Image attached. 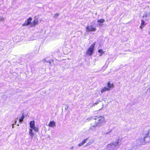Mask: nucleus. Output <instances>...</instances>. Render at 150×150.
Instances as JSON below:
<instances>
[{
	"label": "nucleus",
	"instance_id": "obj_19",
	"mask_svg": "<svg viewBox=\"0 0 150 150\" xmlns=\"http://www.w3.org/2000/svg\"><path fill=\"white\" fill-rule=\"evenodd\" d=\"M92 117H90V118L87 119V120L88 121H89L90 120H92Z\"/></svg>",
	"mask_w": 150,
	"mask_h": 150
},
{
	"label": "nucleus",
	"instance_id": "obj_26",
	"mask_svg": "<svg viewBox=\"0 0 150 150\" xmlns=\"http://www.w3.org/2000/svg\"><path fill=\"white\" fill-rule=\"evenodd\" d=\"M149 33H150V31L149 32Z\"/></svg>",
	"mask_w": 150,
	"mask_h": 150
},
{
	"label": "nucleus",
	"instance_id": "obj_16",
	"mask_svg": "<svg viewBox=\"0 0 150 150\" xmlns=\"http://www.w3.org/2000/svg\"><path fill=\"white\" fill-rule=\"evenodd\" d=\"M105 21V20L104 19H99L98 20V22L100 23H103Z\"/></svg>",
	"mask_w": 150,
	"mask_h": 150
},
{
	"label": "nucleus",
	"instance_id": "obj_5",
	"mask_svg": "<svg viewBox=\"0 0 150 150\" xmlns=\"http://www.w3.org/2000/svg\"><path fill=\"white\" fill-rule=\"evenodd\" d=\"M29 125L30 129L33 130L35 132H38V128L36 127L35 122L34 120L30 121Z\"/></svg>",
	"mask_w": 150,
	"mask_h": 150
},
{
	"label": "nucleus",
	"instance_id": "obj_6",
	"mask_svg": "<svg viewBox=\"0 0 150 150\" xmlns=\"http://www.w3.org/2000/svg\"><path fill=\"white\" fill-rule=\"evenodd\" d=\"M86 30L87 32H95L96 30V28L93 25L91 24L86 26Z\"/></svg>",
	"mask_w": 150,
	"mask_h": 150
},
{
	"label": "nucleus",
	"instance_id": "obj_11",
	"mask_svg": "<svg viewBox=\"0 0 150 150\" xmlns=\"http://www.w3.org/2000/svg\"><path fill=\"white\" fill-rule=\"evenodd\" d=\"M146 25V24L145 22L144 21V20L142 19L141 21V25L139 27L141 29H142L143 28H144L145 26Z\"/></svg>",
	"mask_w": 150,
	"mask_h": 150
},
{
	"label": "nucleus",
	"instance_id": "obj_9",
	"mask_svg": "<svg viewBox=\"0 0 150 150\" xmlns=\"http://www.w3.org/2000/svg\"><path fill=\"white\" fill-rule=\"evenodd\" d=\"M48 126L51 127H55L56 126V122L53 120L51 121L49 123Z\"/></svg>",
	"mask_w": 150,
	"mask_h": 150
},
{
	"label": "nucleus",
	"instance_id": "obj_3",
	"mask_svg": "<svg viewBox=\"0 0 150 150\" xmlns=\"http://www.w3.org/2000/svg\"><path fill=\"white\" fill-rule=\"evenodd\" d=\"M120 139H118L116 142L108 144L106 149L108 150H116L117 149V146L120 145Z\"/></svg>",
	"mask_w": 150,
	"mask_h": 150
},
{
	"label": "nucleus",
	"instance_id": "obj_25",
	"mask_svg": "<svg viewBox=\"0 0 150 150\" xmlns=\"http://www.w3.org/2000/svg\"><path fill=\"white\" fill-rule=\"evenodd\" d=\"M88 145H90V144L89 143H88Z\"/></svg>",
	"mask_w": 150,
	"mask_h": 150
},
{
	"label": "nucleus",
	"instance_id": "obj_21",
	"mask_svg": "<svg viewBox=\"0 0 150 150\" xmlns=\"http://www.w3.org/2000/svg\"><path fill=\"white\" fill-rule=\"evenodd\" d=\"M16 122L17 121H16L15 122V123L14 124H13V125H12V128H13L14 127V125H15L16 124Z\"/></svg>",
	"mask_w": 150,
	"mask_h": 150
},
{
	"label": "nucleus",
	"instance_id": "obj_7",
	"mask_svg": "<svg viewBox=\"0 0 150 150\" xmlns=\"http://www.w3.org/2000/svg\"><path fill=\"white\" fill-rule=\"evenodd\" d=\"M32 20V18L31 17H29L27 20L25 21L24 23L22 25L23 26H25L30 24Z\"/></svg>",
	"mask_w": 150,
	"mask_h": 150
},
{
	"label": "nucleus",
	"instance_id": "obj_1",
	"mask_svg": "<svg viewBox=\"0 0 150 150\" xmlns=\"http://www.w3.org/2000/svg\"><path fill=\"white\" fill-rule=\"evenodd\" d=\"M95 118L93 120V121L95 123L91 124V127H90L89 131L90 132L93 129L94 131L95 130L96 127H100L105 123L106 120L105 117L104 115H98L95 117Z\"/></svg>",
	"mask_w": 150,
	"mask_h": 150
},
{
	"label": "nucleus",
	"instance_id": "obj_22",
	"mask_svg": "<svg viewBox=\"0 0 150 150\" xmlns=\"http://www.w3.org/2000/svg\"><path fill=\"white\" fill-rule=\"evenodd\" d=\"M148 90H149V92H150V86L148 88Z\"/></svg>",
	"mask_w": 150,
	"mask_h": 150
},
{
	"label": "nucleus",
	"instance_id": "obj_23",
	"mask_svg": "<svg viewBox=\"0 0 150 150\" xmlns=\"http://www.w3.org/2000/svg\"><path fill=\"white\" fill-rule=\"evenodd\" d=\"M146 14H144V16H143V17H144L145 16L146 17Z\"/></svg>",
	"mask_w": 150,
	"mask_h": 150
},
{
	"label": "nucleus",
	"instance_id": "obj_12",
	"mask_svg": "<svg viewBox=\"0 0 150 150\" xmlns=\"http://www.w3.org/2000/svg\"><path fill=\"white\" fill-rule=\"evenodd\" d=\"M107 91H109V89L107 88V87L105 86L103 88H101L100 89V91L101 93H103V92Z\"/></svg>",
	"mask_w": 150,
	"mask_h": 150
},
{
	"label": "nucleus",
	"instance_id": "obj_17",
	"mask_svg": "<svg viewBox=\"0 0 150 150\" xmlns=\"http://www.w3.org/2000/svg\"><path fill=\"white\" fill-rule=\"evenodd\" d=\"M24 117L23 115H22L21 117L19 119V122H21L23 120L24 118Z\"/></svg>",
	"mask_w": 150,
	"mask_h": 150
},
{
	"label": "nucleus",
	"instance_id": "obj_2",
	"mask_svg": "<svg viewBox=\"0 0 150 150\" xmlns=\"http://www.w3.org/2000/svg\"><path fill=\"white\" fill-rule=\"evenodd\" d=\"M138 141L142 145H145L150 141V133L149 131L145 134L144 137L143 138H140Z\"/></svg>",
	"mask_w": 150,
	"mask_h": 150
},
{
	"label": "nucleus",
	"instance_id": "obj_24",
	"mask_svg": "<svg viewBox=\"0 0 150 150\" xmlns=\"http://www.w3.org/2000/svg\"><path fill=\"white\" fill-rule=\"evenodd\" d=\"M73 148H74V147H73V146L71 147V148H71V149H73Z\"/></svg>",
	"mask_w": 150,
	"mask_h": 150
},
{
	"label": "nucleus",
	"instance_id": "obj_10",
	"mask_svg": "<svg viewBox=\"0 0 150 150\" xmlns=\"http://www.w3.org/2000/svg\"><path fill=\"white\" fill-rule=\"evenodd\" d=\"M38 18H35L34 19L33 23L31 24V26H35L38 23Z\"/></svg>",
	"mask_w": 150,
	"mask_h": 150
},
{
	"label": "nucleus",
	"instance_id": "obj_14",
	"mask_svg": "<svg viewBox=\"0 0 150 150\" xmlns=\"http://www.w3.org/2000/svg\"><path fill=\"white\" fill-rule=\"evenodd\" d=\"M33 130H32L31 129H29V133L30 136L32 137H33L34 135V133L33 132Z\"/></svg>",
	"mask_w": 150,
	"mask_h": 150
},
{
	"label": "nucleus",
	"instance_id": "obj_13",
	"mask_svg": "<svg viewBox=\"0 0 150 150\" xmlns=\"http://www.w3.org/2000/svg\"><path fill=\"white\" fill-rule=\"evenodd\" d=\"M88 139V138L84 139L81 143L79 144H78V146L79 147H80L83 145L87 141Z\"/></svg>",
	"mask_w": 150,
	"mask_h": 150
},
{
	"label": "nucleus",
	"instance_id": "obj_18",
	"mask_svg": "<svg viewBox=\"0 0 150 150\" xmlns=\"http://www.w3.org/2000/svg\"><path fill=\"white\" fill-rule=\"evenodd\" d=\"M100 102V101H98L96 102L95 103H94V104H93V105L95 106V105H97Z\"/></svg>",
	"mask_w": 150,
	"mask_h": 150
},
{
	"label": "nucleus",
	"instance_id": "obj_15",
	"mask_svg": "<svg viewBox=\"0 0 150 150\" xmlns=\"http://www.w3.org/2000/svg\"><path fill=\"white\" fill-rule=\"evenodd\" d=\"M98 52L100 54L99 55L100 56H102V55L104 54V52L102 49H100L98 50Z\"/></svg>",
	"mask_w": 150,
	"mask_h": 150
},
{
	"label": "nucleus",
	"instance_id": "obj_8",
	"mask_svg": "<svg viewBox=\"0 0 150 150\" xmlns=\"http://www.w3.org/2000/svg\"><path fill=\"white\" fill-rule=\"evenodd\" d=\"M106 87L107 88L109 89V91L110 89L113 88L114 87V85L113 83L109 82L107 83Z\"/></svg>",
	"mask_w": 150,
	"mask_h": 150
},
{
	"label": "nucleus",
	"instance_id": "obj_4",
	"mask_svg": "<svg viewBox=\"0 0 150 150\" xmlns=\"http://www.w3.org/2000/svg\"><path fill=\"white\" fill-rule=\"evenodd\" d=\"M95 45V42L92 44L88 48L86 52V54L88 55L91 56L93 55Z\"/></svg>",
	"mask_w": 150,
	"mask_h": 150
},
{
	"label": "nucleus",
	"instance_id": "obj_20",
	"mask_svg": "<svg viewBox=\"0 0 150 150\" xmlns=\"http://www.w3.org/2000/svg\"><path fill=\"white\" fill-rule=\"evenodd\" d=\"M4 20V18L3 17H0V21H3Z\"/></svg>",
	"mask_w": 150,
	"mask_h": 150
}]
</instances>
